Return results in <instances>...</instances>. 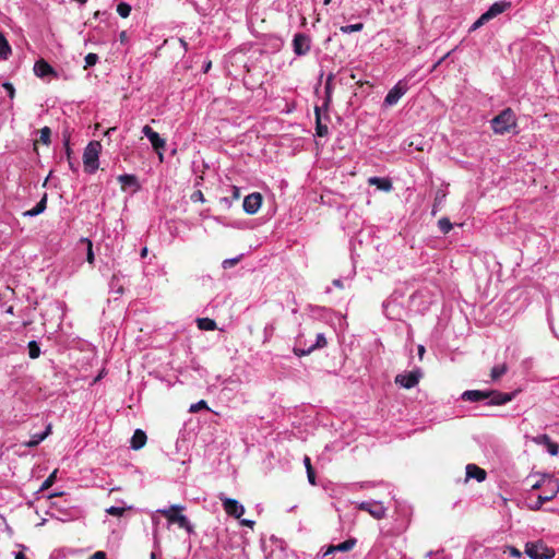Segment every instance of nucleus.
<instances>
[{"label":"nucleus","mask_w":559,"mask_h":559,"mask_svg":"<svg viewBox=\"0 0 559 559\" xmlns=\"http://www.w3.org/2000/svg\"><path fill=\"white\" fill-rule=\"evenodd\" d=\"M490 124L496 134L503 135L516 128V116L511 108H506L491 119Z\"/></svg>","instance_id":"nucleus-1"},{"label":"nucleus","mask_w":559,"mask_h":559,"mask_svg":"<svg viewBox=\"0 0 559 559\" xmlns=\"http://www.w3.org/2000/svg\"><path fill=\"white\" fill-rule=\"evenodd\" d=\"M102 150V145L98 141L90 142L84 148L83 153V163L85 166V170L90 174L95 173L99 167V153Z\"/></svg>","instance_id":"nucleus-2"},{"label":"nucleus","mask_w":559,"mask_h":559,"mask_svg":"<svg viewBox=\"0 0 559 559\" xmlns=\"http://www.w3.org/2000/svg\"><path fill=\"white\" fill-rule=\"evenodd\" d=\"M543 486H545L544 495H539L537 500L531 504L532 510H539L543 504L547 501H550L559 491L558 480L554 477H547L543 480Z\"/></svg>","instance_id":"nucleus-3"},{"label":"nucleus","mask_w":559,"mask_h":559,"mask_svg":"<svg viewBox=\"0 0 559 559\" xmlns=\"http://www.w3.org/2000/svg\"><path fill=\"white\" fill-rule=\"evenodd\" d=\"M328 342L325 335L323 333H318L316 335V342L311 343L309 347L301 346V335H298L296 338V344L294 346V354L298 357L307 356L311 354L316 349L324 348Z\"/></svg>","instance_id":"nucleus-4"},{"label":"nucleus","mask_w":559,"mask_h":559,"mask_svg":"<svg viewBox=\"0 0 559 559\" xmlns=\"http://www.w3.org/2000/svg\"><path fill=\"white\" fill-rule=\"evenodd\" d=\"M409 86L408 82L400 80L386 94L383 104L388 107L394 106L407 93Z\"/></svg>","instance_id":"nucleus-5"},{"label":"nucleus","mask_w":559,"mask_h":559,"mask_svg":"<svg viewBox=\"0 0 559 559\" xmlns=\"http://www.w3.org/2000/svg\"><path fill=\"white\" fill-rule=\"evenodd\" d=\"M142 133L144 136L148 139V141L152 144V147L157 153L159 160L163 162L164 154L162 151L166 146V141L163 138H160V135L157 132H155L148 124L142 128Z\"/></svg>","instance_id":"nucleus-6"},{"label":"nucleus","mask_w":559,"mask_h":559,"mask_svg":"<svg viewBox=\"0 0 559 559\" xmlns=\"http://www.w3.org/2000/svg\"><path fill=\"white\" fill-rule=\"evenodd\" d=\"M218 498L228 515L234 516L235 519H240L243 515L245 507L238 500L227 498L223 493H221Z\"/></svg>","instance_id":"nucleus-7"},{"label":"nucleus","mask_w":559,"mask_h":559,"mask_svg":"<svg viewBox=\"0 0 559 559\" xmlns=\"http://www.w3.org/2000/svg\"><path fill=\"white\" fill-rule=\"evenodd\" d=\"M421 376V370L417 368L412 371L397 374L395 377V383L402 388L412 389L419 382Z\"/></svg>","instance_id":"nucleus-8"},{"label":"nucleus","mask_w":559,"mask_h":559,"mask_svg":"<svg viewBox=\"0 0 559 559\" xmlns=\"http://www.w3.org/2000/svg\"><path fill=\"white\" fill-rule=\"evenodd\" d=\"M525 554L531 559H548L554 556V551L545 547L542 543H527Z\"/></svg>","instance_id":"nucleus-9"},{"label":"nucleus","mask_w":559,"mask_h":559,"mask_svg":"<svg viewBox=\"0 0 559 559\" xmlns=\"http://www.w3.org/2000/svg\"><path fill=\"white\" fill-rule=\"evenodd\" d=\"M311 48L310 37L304 33H297L293 38V50L296 56L301 57L307 55Z\"/></svg>","instance_id":"nucleus-10"},{"label":"nucleus","mask_w":559,"mask_h":559,"mask_svg":"<svg viewBox=\"0 0 559 559\" xmlns=\"http://www.w3.org/2000/svg\"><path fill=\"white\" fill-rule=\"evenodd\" d=\"M359 510L368 512L372 518L381 520L385 516L386 509L379 501H362L357 504Z\"/></svg>","instance_id":"nucleus-11"},{"label":"nucleus","mask_w":559,"mask_h":559,"mask_svg":"<svg viewBox=\"0 0 559 559\" xmlns=\"http://www.w3.org/2000/svg\"><path fill=\"white\" fill-rule=\"evenodd\" d=\"M183 509H185L183 506L173 504L168 509H159V510H157V512L165 515L170 523H176L180 527L181 525L186 524V519H187L186 515L178 513V512L182 511Z\"/></svg>","instance_id":"nucleus-12"},{"label":"nucleus","mask_w":559,"mask_h":559,"mask_svg":"<svg viewBox=\"0 0 559 559\" xmlns=\"http://www.w3.org/2000/svg\"><path fill=\"white\" fill-rule=\"evenodd\" d=\"M262 204V195L259 192H252L243 199L242 207L243 211L249 214H255Z\"/></svg>","instance_id":"nucleus-13"},{"label":"nucleus","mask_w":559,"mask_h":559,"mask_svg":"<svg viewBox=\"0 0 559 559\" xmlns=\"http://www.w3.org/2000/svg\"><path fill=\"white\" fill-rule=\"evenodd\" d=\"M512 8V3L508 0H499L493 2L485 13V15L490 20L495 19L496 16L504 13L506 11L510 10Z\"/></svg>","instance_id":"nucleus-14"},{"label":"nucleus","mask_w":559,"mask_h":559,"mask_svg":"<svg viewBox=\"0 0 559 559\" xmlns=\"http://www.w3.org/2000/svg\"><path fill=\"white\" fill-rule=\"evenodd\" d=\"M466 471V480L475 479L478 483H481L486 479L487 473L485 469L480 468L476 464H467L465 467Z\"/></svg>","instance_id":"nucleus-15"},{"label":"nucleus","mask_w":559,"mask_h":559,"mask_svg":"<svg viewBox=\"0 0 559 559\" xmlns=\"http://www.w3.org/2000/svg\"><path fill=\"white\" fill-rule=\"evenodd\" d=\"M51 433V424H48L43 432L34 433L28 441H24L22 445L26 448H35L43 442Z\"/></svg>","instance_id":"nucleus-16"},{"label":"nucleus","mask_w":559,"mask_h":559,"mask_svg":"<svg viewBox=\"0 0 559 559\" xmlns=\"http://www.w3.org/2000/svg\"><path fill=\"white\" fill-rule=\"evenodd\" d=\"M489 396H490V392H487V391L467 390L462 393L461 399L463 401H468V402H479V401L489 399Z\"/></svg>","instance_id":"nucleus-17"},{"label":"nucleus","mask_w":559,"mask_h":559,"mask_svg":"<svg viewBox=\"0 0 559 559\" xmlns=\"http://www.w3.org/2000/svg\"><path fill=\"white\" fill-rule=\"evenodd\" d=\"M490 392V405H504L513 400L512 393H502L497 391H489Z\"/></svg>","instance_id":"nucleus-18"},{"label":"nucleus","mask_w":559,"mask_h":559,"mask_svg":"<svg viewBox=\"0 0 559 559\" xmlns=\"http://www.w3.org/2000/svg\"><path fill=\"white\" fill-rule=\"evenodd\" d=\"M368 183L370 186H376L378 189L389 192L392 190L393 186L389 178H382V177H370L368 179Z\"/></svg>","instance_id":"nucleus-19"},{"label":"nucleus","mask_w":559,"mask_h":559,"mask_svg":"<svg viewBox=\"0 0 559 559\" xmlns=\"http://www.w3.org/2000/svg\"><path fill=\"white\" fill-rule=\"evenodd\" d=\"M316 116V134L320 138L326 136L329 134V128L325 123L322 122L324 119L320 114V108H314Z\"/></svg>","instance_id":"nucleus-20"},{"label":"nucleus","mask_w":559,"mask_h":559,"mask_svg":"<svg viewBox=\"0 0 559 559\" xmlns=\"http://www.w3.org/2000/svg\"><path fill=\"white\" fill-rule=\"evenodd\" d=\"M34 72L38 78H45L53 73V69L48 62L41 59L35 62Z\"/></svg>","instance_id":"nucleus-21"},{"label":"nucleus","mask_w":559,"mask_h":559,"mask_svg":"<svg viewBox=\"0 0 559 559\" xmlns=\"http://www.w3.org/2000/svg\"><path fill=\"white\" fill-rule=\"evenodd\" d=\"M146 442V435L141 429H136L131 438L130 445L133 450H139L144 447Z\"/></svg>","instance_id":"nucleus-22"},{"label":"nucleus","mask_w":559,"mask_h":559,"mask_svg":"<svg viewBox=\"0 0 559 559\" xmlns=\"http://www.w3.org/2000/svg\"><path fill=\"white\" fill-rule=\"evenodd\" d=\"M240 198L239 188L236 186L230 187V197H223L219 199V203L223 204L226 209H230L234 201Z\"/></svg>","instance_id":"nucleus-23"},{"label":"nucleus","mask_w":559,"mask_h":559,"mask_svg":"<svg viewBox=\"0 0 559 559\" xmlns=\"http://www.w3.org/2000/svg\"><path fill=\"white\" fill-rule=\"evenodd\" d=\"M47 206V194H44L41 200L31 210L24 212V216L34 217L41 214Z\"/></svg>","instance_id":"nucleus-24"},{"label":"nucleus","mask_w":559,"mask_h":559,"mask_svg":"<svg viewBox=\"0 0 559 559\" xmlns=\"http://www.w3.org/2000/svg\"><path fill=\"white\" fill-rule=\"evenodd\" d=\"M121 277H122V275L120 273H116L111 276L110 282H109V288H110L111 293H115L118 295L123 294L124 289L121 284Z\"/></svg>","instance_id":"nucleus-25"},{"label":"nucleus","mask_w":559,"mask_h":559,"mask_svg":"<svg viewBox=\"0 0 559 559\" xmlns=\"http://www.w3.org/2000/svg\"><path fill=\"white\" fill-rule=\"evenodd\" d=\"M356 544L357 539L355 537H349L345 542L334 545L333 550H335L336 552H347L350 551L356 546Z\"/></svg>","instance_id":"nucleus-26"},{"label":"nucleus","mask_w":559,"mask_h":559,"mask_svg":"<svg viewBox=\"0 0 559 559\" xmlns=\"http://www.w3.org/2000/svg\"><path fill=\"white\" fill-rule=\"evenodd\" d=\"M11 52V46L9 45L2 32H0V60H7Z\"/></svg>","instance_id":"nucleus-27"},{"label":"nucleus","mask_w":559,"mask_h":559,"mask_svg":"<svg viewBox=\"0 0 559 559\" xmlns=\"http://www.w3.org/2000/svg\"><path fill=\"white\" fill-rule=\"evenodd\" d=\"M197 325L202 331H214L216 330V322L210 318H199L197 320Z\"/></svg>","instance_id":"nucleus-28"},{"label":"nucleus","mask_w":559,"mask_h":559,"mask_svg":"<svg viewBox=\"0 0 559 559\" xmlns=\"http://www.w3.org/2000/svg\"><path fill=\"white\" fill-rule=\"evenodd\" d=\"M304 464L307 471L308 480L311 485H316V474L311 465V460L309 456L304 457Z\"/></svg>","instance_id":"nucleus-29"},{"label":"nucleus","mask_w":559,"mask_h":559,"mask_svg":"<svg viewBox=\"0 0 559 559\" xmlns=\"http://www.w3.org/2000/svg\"><path fill=\"white\" fill-rule=\"evenodd\" d=\"M118 181L123 186H130V187L138 186V179L134 175H129V174L120 175L118 177Z\"/></svg>","instance_id":"nucleus-30"},{"label":"nucleus","mask_w":559,"mask_h":559,"mask_svg":"<svg viewBox=\"0 0 559 559\" xmlns=\"http://www.w3.org/2000/svg\"><path fill=\"white\" fill-rule=\"evenodd\" d=\"M507 372V366L504 364L496 365L492 367L490 377L492 381L498 380Z\"/></svg>","instance_id":"nucleus-31"},{"label":"nucleus","mask_w":559,"mask_h":559,"mask_svg":"<svg viewBox=\"0 0 559 559\" xmlns=\"http://www.w3.org/2000/svg\"><path fill=\"white\" fill-rule=\"evenodd\" d=\"M81 242L86 243V261L90 264H94L95 255L93 251V242L88 238H82Z\"/></svg>","instance_id":"nucleus-32"},{"label":"nucleus","mask_w":559,"mask_h":559,"mask_svg":"<svg viewBox=\"0 0 559 559\" xmlns=\"http://www.w3.org/2000/svg\"><path fill=\"white\" fill-rule=\"evenodd\" d=\"M362 28H364L362 23H356V24H348V25L341 26L340 31L343 34H350V33L360 32V31H362Z\"/></svg>","instance_id":"nucleus-33"},{"label":"nucleus","mask_w":559,"mask_h":559,"mask_svg":"<svg viewBox=\"0 0 559 559\" xmlns=\"http://www.w3.org/2000/svg\"><path fill=\"white\" fill-rule=\"evenodd\" d=\"M438 227L442 234H448L452 229L453 225L448 217H441L438 221Z\"/></svg>","instance_id":"nucleus-34"},{"label":"nucleus","mask_w":559,"mask_h":559,"mask_svg":"<svg viewBox=\"0 0 559 559\" xmlns=\"http://www.w3.org/2000/svg\"><path fill=\"white\" fill-rule=\"evenodd\" d=\"M132 507H109L106 509V513L109 514V515H112V516H122L126 512V510H129L131 509Z\"/></svg>","instance_id":"nucleus-35"},{"label":"nucleus","mask_w":559,"mask_h":559,"mask_svg":"<svg viewBox=\"0 0 559 559\" xmlns=\"http://www.w3.org/2000/svg\"><path fill=\"white\" fill-rule=\"evenodd\" d=\"M117 13L123 19L128 17L131 13V5L127 2L118 3Z\"/></svg>","instance_id":"nucleus-36"},{"label":"nucleus","mask_w":559,"mask_h":559,"mask_svg":"<svg viewBox=\"0 0 559 559\" xmlns=\"http://www.w3.org/2000/svg\"><path fill=\"white\" fill-rule=\"evenodd\" d=\"M28 355L32 359H36L39 357L40 355V347L39 345L37 344L36 341H31L28 343Z\"/></svg>","instance_id":"nucleus-37"},{"label":"nucleus","mask_w":559,"mask_h":559,"mask_svg":"<svg viewBox=\"0 0 559 559\" xmlns=\"http://www.w3.org/2000/svg\"><path fill=\"white\" fill-rule=\"evenodd\" d=\"M331 102H332L331 96L324 97L322 105L314 107V108H320V114H321V116L324 117L325 120H329L328 110H329Z\"/></svg>","instance_id":"nucleus-38"},{"label":"nucleus","mask_w":559,"mask_h":559,"mask_svg":"<svg viewBox=\"0 0 559 559\" xmlns=\"http://www.w3.org/2000/svg\"><path fill=\"white\" fill-rule=\"evenodd\" d=\"M40 135H39V141L45 144V145H49L50 144V136H51V130L49 127H44L40 129Z\"/></svg>","instance_id":"nucleus-39"},{"label":"nucleus","mask_w":559,"mask_h":559,"mask_svg":"<svg viewBox=\"0 0 559 559\" xmlns=\"http://www.w3.org/2000/svg\"><path fill=\"white\" fill-rule=\"evenodd\" d=\"M242 254H239L238 257H235V258H229V259H225L223 262H222V267L224 270H228V269H231L234 267L238 262H240V260L242 259Z\"/></svg>","instance_id":"nucleus-40"},{"label":"nucleus","mask_w":559,"mask_h":559,"mask_svg":"<svg viewBox=\"0 0 559 559\" xmlns=\"http://www.w3.org/2000/svg\"><path fill=\"white\" fill-rule=\"evenodd\" d=\"M532 441L538 445L546 447L548 443H550L551 439L548 435L542 433V435H537V436L533 437Z\"/></svg>","instance_id":"nucleus-41"},{"label":"nucleus","mask_w":559,"mask_h":559,"mask_svg":"<svg viewBox=\"0 0 559 559\" xmlns=\"http://www.w3.org/2000/svg\"><path fill=\"white\" fill-rule=\"evenodd\" d=\"M274 331H275V326L273 323H267L265 326H264V330H263V342H269L273 334H274Z\"/></svg>","instance_id":"nucleus-42"},{"label":"nucleus","mask_w":559,"mask_h":559,"mask_svg":"<svg viewBox=\"0 0 559 559\" xmlns=\"http://www.w3.org/2000/svg\"><path fill=\"white\" fill-rule=\"evenodd\" d=\"M85 61V69L91 68L95 66L98 61V56L96 53L90 52L84 58Z\"/></svg>","instance_id":"nucleus-43"},{"label":"nucleus","mask_w":559,"mask_h":559,"mask_svg":"<svg viewBox=\"0 0 559 559\" xmlns=\"http://www.w3.org/2000/svg\"><path fill=\"white\" fill-rule=\"evenodd\" d=\"M57 471H53L41 484L40 490H46L53 485L56 481Z\"/></svg>","instance_id":"nucleus-44"},{"label":"nucleus","mask_w":559,"mask_h":559,"mask_svg":"<svg viewBox=\"0 0 559 559\" xmlns=\"http://www.w3.org/2000/svg\"><path fill=\"white\" fill-rule=\"evenodd\" d=\"M487 22H489V19L485 15V13H483L474 23L473 25L471 26V31H476L477 28H479L480 26H483L484 24H486Z\"/></svg>","instance_id":"nucleus-45"},{"label":"nucleus","mask_w":559,"mask_h":559,"mask_svg":"<svg viewBox=\"0 0 559 559\" xmlns=\"http://www.w3.org/2000/svg\"><path fill=\"white\" fill-rule=\"evenodd\" d=\"M203 408H207V404L205 401L201 400L194 404H191L190 408H189V412L190 413H197L199 412L200 409H203Z\"/></svg>","instance_id":"nucleus-46"},{"label":"nucleus","mask_w":559,"mask_h":559,"mask_svg":"<svg viewBox=\"0 0 559 559\" xmlns=\"http://www.w3.org/2000/svg\"><path fill=\"white\" fill-rule=\"evenodd\" d=\"M546 448L550 455H557L559 453V444L552 440L546 445Z\"/></svg>","instance_id":"nucleus-47"},{"label":"nucleus","mask_w":559,"mask_h":559,"mask_svg":"<svg viewBox=\"0 0 559 559\" xmlns=\"http://www.w3.org/2000/svg\"><path fill=\"white\" fill-rule=\"evenodd\" d=\"M191 201L192 202H202L203 203L205 201V199H204V195H203L202 191L201 190L194 191L191 194Z\"/></svg>","instance_id":"nucleus-48"},{"label":"nucleus","mask_w":559,"mask_h":559,"mask_svg":"<svg viewBox=\"0 0 559 559\" xmlns=\"http://www.w3.org/2000/svg\"><path fill=\"white\" fill-rule=\"evenodd\" d=\"M3 87L7 91L9 97L13 98L14 97V93H15V90H14L13 85L11 83H9V82H5V83H3Z\"/></svg>","instance_id":"nucleus-49"},{"label":"nucleus","mask_w":559,"mask_h":559,"mask_svg":"<svg viewBox=\"0 0 559 559\" xmlns=\"http://www.w3.org/2000/svg\"><path fill=\"white\" fill-rule=\"evenodd\" d=\"M507 552L510 556L515 557V558H520L521 557V551L518 548L513 547V546H509L507 548Z\"/></svg>","instance_id":"nucleus-50"},{"label":"nucleus","mask_w":559,"mask_h":559,"mask_svg":"<svg viewBox=\"0 0 559 559\" xmlns=\"http://www.w3.org/2000/svg\"><path fill=\"white\" fill-rule=\"evenodd\" d=\"M180 527L186 530L188 532V534H193L194 533L193 525L191 524V522L189 521L188 518L186 519V524L181 525Z\"/></svg>","instance_id":"nucleus-51"},{"label":"nucleus","mask_w":559,"mask_h":559,"mask_svg":"<svg viewBox=\"0 0 559 559\" xmlns=\"http://www.w3.org/2000/svg\"><path fill=\"white\" fill-rule=\"evenodd\" d=\"M240 524L242 526H247V527L253 528L255 522L253 520L242 519V520H240Z\"/></svg>","instance_id":"nucleus-52"},{"label":"nucleus","mask_w":559,"mask_h":559,"mask_svg":"<svg viewBox=\"0 0 559 559\" xmlns=\"http://www.w3.org/2000/svg\"><path fill=\"white\" fill-rule=\"evenodd\" d=\"M88 559H107V557L104 551H96Z\"/></svg>","instance_id":"nucleus-53"},{"label":"nucleus","mask_w":559,"mask_h":559,"mask_svg":"<svg viewBox=\"0 0 559 559\" xmlns=\"http://www.w3.org/2000/svg\"><path fill=\"white\" fill-rule=\"evenodd\" d=\"M128 40H129V37H128L127 32H126V31L120 32V33H119V41H120L121 44H127V43H128Z\"/></svg>","instance_id":"nucleus-54"},{"label":"nucleus","mask_w":559,"mask_h":559,"mask_svg":"<svg viewBox=\"0 0 559 559\" xmlns=\"http://www.w3.org/2000/svg\"><path fill=\"white\" fill-rule=\"evenodd\" d=\"M324 90H325V97H329V96L332 97V86L330 84V79L328 80V82L324 86Z\"/></svg>","instance_id":"nucleus-55"},{"label":"nucleus","mask_w":559,"mask_h":559,"mask_svg":"<svg viewBox=\"0 0 559 559\" xmlns=\"http://www.w3.org/2000/svg\"><path fill=\"white\" fill-rule=\"evenodd\" d=\"M333 548H334V545L328 546L326 549L323 551L322 556L325 557L328 555L336 552L335 550H333Z\"/></svg>","instance_id":"nucleus-56"},{"label":"nucleus","mask_w":559,"mask_h":559,"mask_svg":"<svg viewBox=\"0 0 559 559\" xmlns=\"http://www.w3.org/2000/svg\"><path fill=\"white\" fill-rule=\"evenodd\" d=\"M551 330H552L555 336L559 340V323L551 324Z\"/></svg>","instance_id":"nucleus-57"},{"label":"nucleus","mask_w":559,"mask_h":559,"mask_svg":"<svg viewBox=\"0 0 559 559\" xmlns=\"http://www.w3.org/2000/svg\"><path fill=\"white\" fill-rule=\"evenodd\" d=\"M211 67H212V62L211 61L205 62L203 64V72L207 73L210 71Z\"/></svg>","instance_id":"nucleus-58"},{"label":"nucleus","mask_w":559,"mask_h":559,"mask_svg":"<svg viewBox=\"0 0 559 559\" xmlns=\"http://www.w3.org/2000/svg\"><path fill=\"white\" fill-rule=\"evenodd\" d=\"M333 285L338 287V288H342L343 287V283H342V280H334L333 281Z\"/></svg>","instance_id":"nucleus-59"},{"label":"nucleus","mask_w":559,"mask_h":559,"mask_svg":"<svg viewBox=\"0 0 559 559\" xmlns=\"http://www.w3.org/2000/svg\"><path fill=\"white\" fill-rule=\"evenodd\" d=\"M14 559H27L23 552H15L14 555Z\"/></svg>","instance_id":"nucleus-60"},{"label":"nucleus","mask_w":559,"mask_h":559,"mask_svg":"<svg viewBox=\"0 0 559 559\" xmlns=\"http://www.w3.org/2000/svg\"><path fill=\"white\" fill-rule=\"evenodd\" d=\"M148 253V250L146 247L142 248L141 252H140V255L141 258H145Z\"/></svg>","instance_id":"nucleus-61"},{"label":"nucleus","mask_w":559,"mask_h":559,"mask_svg":"<svg viewBox=\"0 0 559 559\" xmlns=\"http://www.w3.org/2000/svg\"><path fill=\"white\" fill-rule=\"evenodd\" d=\"M180 45L186 51L188 50V43L185 39L180 38Z\"/></svg>","instance_id":"nucleus-62"},{"label":"nucleus","mask_w":559,"mask_h":559,"mask_svg":"<svg viewBox=\"0 0 559 559\" xmlns=\"http://www.w3.org/2000/svg\"><path fill=\"white\" fill-rule=\"evenodd\" d=\"M390 306H391V302H389V301L383 304V308H384V311L386 312L388 317H389V308H390Z\"/></svg>","instance_id":"nucleus-63"},{"label":"nucleus","mask_w":559,"mask_h":559,"mask_svg":"<svg viewBox=\"0 0 559 559\" xmlns=\"http://www.w3.org/2000/svg\"><path fill=\"white\" fill-rule=\"evenodd\" d=\"M424 353H425V347L423 345H419L418 346V355H419V357H423Z\"/></svg>","instance_id":"nucleus-64"}]
</instances>
